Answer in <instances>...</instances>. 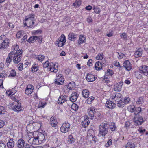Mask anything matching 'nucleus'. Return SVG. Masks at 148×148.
<instances>
[{
    "mask_svg": "<svg viewBox=\"0 0 148 148\" xmlns=\"http://www.w3.org/2000/svg\"><path fill=\"white\" fill-rule=\"evenodd\" d=\"M114 64L117 67H119L120 68H122V66H121L120 64L118 62L115 61L114 63Z\"/></svg>",
    "mask_w": 148,
    "mask_h": 148,
    "instance_id": "64",
    "label": "nucleus"
},
{
    "mask_svg": "<svg viewBox=\"0 0 148 148\" xmlns=\"http://www.w3.org/2000/svg\"><path fill=\"white\" fill-rule=\"evenodd\" d=\"M142 74L140 70H139V71H136L135 72L136 76L138 79H140L142 77Z\"/></svg>",
    "mask_w": 148,
    "mask_h": 148,
    "instance_id": "46",
    "label": "nucleus"
},
{
    "mask_svg": "<svg viewBox=\"0 0 148 148\" xmlns=\"http://www.w3.org/2000/svg\"><path fill=\"white\" fill-rule=\"evenodd\" d=\"M120 36L121 38L123 39L126 40L127 39V35L124 32L122 33Z\"/></svg>",
    "mask_w": 148,
    "mask_h": 148,
    "instance_id": "55",
    "label": "nucleus"
},
{
    "mask_svg": "<svg viewBox=\"0 0 148 148\" xmlns=\"http://www.w3.org/2000/svg\"><path fill=\"white\" fill-rule=\"evenodd\" d=\"M114 74L113 71L110 69H108L107 72L106 73L105 75H106L112 76Z\"/></svg>",
    "mask_w": 148,
    "mask_h": 148,
    "instance_id": "52",
    "label": "nucleus"
},
{
    "mask_svg": "<svg viewBox=\"0 0 148 148\" xmlns=\"http://www.w3.org/2000/svg\"><path fill=\"white\" fill-rule=\"evenodd\" d=\"M0 40L3 41L0 45V49H5L9 47L10 40L9 38L4 35H1Z\"/></svg>",
    "mask_w": 148,
    "mask_h": 148,
    "instance_id": "3",
    "label": "nucleus"
},
{
    "mask_svg": "<svg viewBox=\"0 0 148 148\" xmlns=\"http://www.w3.org/2000/svg\"><path fill=\"white\" fill-rule=\"evenodd\" d=\"M58 65L56 62H52L49 65V70L52 72L56 73L58 70Z\"/></svg>",
    "mask_w": 148,
    "mask_h": 148,
    "instance_id": "10",
    "label": "nucleus"
},
{
    "mask_svg": "<svg viewBox=\"0 0 148 148\" xmlns=\"http://www.w3.org/2000/svg\"><path fill=\"white\" fill-rule=\"evenodd\" d=\"M35 14L32 13L25 17V19L23 20L24 27L27 26V27L32 28L33 27V25L34 24V20Z\"/></svg>",
    "mask_w": 148,
    "mask_h": 148,
    "instance_id": "2",
    "label": "nucleus"
},
{
    "mask_svg": "<svg viewBox=\"0 0 148 148\" xmlns=\"http://www.w3.org/2000/svg\"><path fill=\"white\" fill-rule=\"evenodd\" d=\"M97 111V109L92 106L89 108L88 109L87 112L88 115L91 120H93L96 118Z\"/></svg>",
    "mask_w": 148,
    "mask_h": 148,
    "instance_id": "6",
    "label": "nucleus"
},
{
    "mask_svg": "<svg viewBox=\"0 0 148 148\" xmlns=\"http://www.w3.org/2000/svg\"><path fill=\"white\" fill-rule=\"evenodd\" d=\"M108 124L106 123H103L99 127L98 136L104 139L109 132Z\"/></svg>",
    "mask_w": 148,
    "mask_h": 148,
    "instance_id": "1",
    "label": "nucleus"
},
{
    "mask_svg": "<svg viewBox=\"0 0 148 148\" xmlns=\"http://www.w3.org/2000/svg\"><path fill=\"white\" fill-rule=\"evenodd\" d=\"M7 77V75L5 71H0V78L5 79V77Z\"/></svg>",
    "mask_w": 148,
    "mask_h": 148,
    "instance_id": "47",
    "label": "nucleus"
},
{
    "mask_svg": "<svg viewBox=\"0 0 148 148\" xmlns=\"http://www.w3.org/2000/svg\"><path fill=\"white\" fill-rule=\"evenodd\" d=\"M5 112L4 107L2 106H0V114H4Z\"/></svg>",
    "mask_w": 148,
    "mask_h": 148,
    "instance_id": "59",
    "label": "nucleus"
},
{
    "mask_svg": "<svg viewBox=\"0 0 148 148\" xmlns=\"http://www.w3.org/2000/svg\"><path fill=\"white\" fill-rule=\"evenodd\" d=\"M34 88L33 86L31 84L28 85L25 90V93L27 95L31 94L33 91Z\"/></svg>",
    "mask_w": 148,
    "mask_h": 148,
    "instance_id": "23",
    "label": "nucleus"
},
{
    "mask_svg": "<svg viewBox=\"0 0 148 148\" xmlns=\"http://www.w3.org/2000/svg\"><path fill=\"white\" fill-rule=\"evenodd\" d=\"M112 140L111 139H109L108 140L107 143L105 145V146L106 147H108L109 146H110L112 144Z\"/></svg>",
    "mask_w": 148,
    "mask_h": 148,
    "instance_id": "57",
    "label": "nucleus"
},
{
    "mask_svg": "<svg viewBox=\"0 0 148 148\" xmlns=\"http://www.w3.org/2000/svg\"><path fill=\"white\" fill-rule=\"evenodd\" d=\"M25 142L22 138L20 139L18 141V147L19 148H22L24 147Z\"/></svg>",
    "mask_w": 148,
    "mask_h": 148,
    "instance_id": "30",
    "label": "nucleus"
},
{
    "mask_svg": "<svg viewBox=\"0 0 148 148\" xmlns=\"http://www.w3.org/2000/svg\"><path fill=\"white\" fill-rule=\"evenodd\" d=\"M37 39L41 40V41L42 38L40 36H31L28 40L27 42L29 43H33L35 42Z\"/></svg>",
    "mask_w": 148,
    "mask_h": 148,
    "instance_id": "20",
    "label": "nucleus"
},
{
    "mask_svg": "<svg viewBox=\"0 0 148 148\" xmlns=\"http://www.w3.org/2000/svg\"><path fill=\"white\" fill-rule=\"evenodd\" d=\"M141 108L140 107H136L135 108L134 111L133 112L134 114L136 115H138V114L141 112Z\"/></svg>",
    "mask_w": 148,
    "mask_h": 148,
    "instance_id": "39",
    "label": "nucleus"
},
{
    "mask_svg": "<svg viewBox=\"0 0 148 148\" xmlns=\"http://www.w3.org/2000/svg\"><path fill=\"white\" fill-rule=\"evenodd\" d=\"M22 53V51L21 49L14 53L13 60L14 63L18 64L21 61Z\"/></svg>",
    "mask_w": 148,
    "mask_h": 148,
    "instance_id": "4",
    "label": "nucleus"
},
{
    "mask_svg": "<svg viewBox=\"0 0 148 148\" xmlns=\"http://www.w3.org/2000/svg\"><path fill=\"white\" fill-rule=\"evenodd\" d=\"M75 84L74 82H70L67 86V88L69 90H71L73 89V88L75 87Z\"/></svg>",
    "mask_w": 148,
    "mask_h": 148,
    "instance_id": "36",
    "label": "nucleus"
},
{
    "mask_svg": "<svg viewBox=\"0 0 148 148\" xmlns=\"http://www.w3.org/2000/svg\"><path fill=\"white\" fill-rule=\"evenodd\" d=\"M12 108L13 110L18 112L21 110V103L17 101L14 102L13 103Z\"/></svg>",
    "mask_w": 148,
    "mask_h": 148,
    "instance_id": "11",
    "label": "nucleus"
},
{
    "mask_svg": "<svg viewBox=\"0 0 148 148\" xmlns=\"http://www.w3.org/2000/svg\"><path fill=\"white\" fill-rule=\"evenodd\" d=\"M16 71L14 69H12L10 71V73L8 77L10 78H12L16 76Z\"/></svg>",
    "mask_w": 148,
    "mask_h": 148,
    "instance_id": "48",
    "label": "nucleus"
},
{
    "mask_svg": "<svg viewBox=\"0 0 148 148\" xmlns=\"http://www.w3.org/2000/svg\"><path fill=\"white\" fill-rule=\"evenodd\" d=\"M75 141V139L71 135H70L68 137V142L69 143H72Z\"/></svg>",
    "mask_w": 148,
    "mask_h": 148,
    "instance_id": "41",
    "label": "nucleus"
},
{
    "mask_svg": "<svg viewBox=\"0 0 148 148\" xmlns=\"http://www.w3.org/2000/svg\"><path fill=\"white\" fill-rule=\"evenodd\" d=\"M50 64L48 61L45 62L43 64V66L44 68H46L47 67L50 65Z\"/></svg>",
    "mask_w": 148,
    "mask_h": 148,
    "instance_id": "62",
    "label": "nucleus"
},
{
    "mask_svg": "<svg viewBox=\"0 0 148 148\" xmlns=\"http://www.w3.org/2000/svg\"><path fill=\"white\" fill-rule=\"evenodd\" d=\"M123 65L125 69L127 71H130L132 69L131 65L129 60H125L123 63Z\"/></svg>",
    "mask_w": 148,
    "mask_h": 148,
    "instance_id": "17",
    "label": "nucleus"
},
{
    "mask_svg": "<svg viewBox=\"0 0 148 148\" xmlns=\"http://www.w3.org/2000/svg\"><path fill=\"white\" fill-rule=\"evenodd\" d=\"M24 34V32L23 30H20L18 31L16 34V37L19 38L21 37Z\"/></svg>",
    "mask_w": 148,
    "mask_h": 148,
    "instance_id": "50",
    "label": "nucleus"
},
{
    "mask_svg": "<svg viewBox=\"0 0 148 148\" xmlns=\"http://www.w3.org/2000/svg\"><path fill=\"white\" fill-rule=\"evenodd\" d=\"M141 73L145 76H147L148 75V66L145 65L142 66L139 68Z\"/></svg>",
    "mask_w": 148,
    "mask_h": 148,
    "instance_id": "12",
    "label": "nucleus"
},
{
    "mask_svg": "<svg viewBox=\"0 0 148 148\" xmlns=\"http://www.w3.org/2000/svg\"><path fill=\"white\" fill-rule=\"evenodd\" d=\"M45 56L44 55H40L36 57V58L38 60V61L41 62L43 61L45 58Z\"/></svg>",
    "mask_w": 148,
    "mask_h": 148,
    "instance_id": "44",
    "label": "nucleus"
},
{
    "mask_svg": "<svg viewBox=\"0 0 148 148\" xmlns=\"http://www.w3.org/2000/svg\"><path fill=\"white\" fill-rule=\"evenodd\" d=\"M123 100L125 103V105L130 103L131 101L130 98L129 97H125L124 98Z\"/></svg>",
    "mask_w": 148,
    "mask_h": 148,
    "instance_id": "54",
    "label": "nucleus"
},
{
    "mask_svg": "<svg viewBox=\"0 0 148 148\" xmlns=\"http://www.w3.org/2000/svg\"><path fill=\"white\" fill-rule=\"evenodd\" d=\"M89 94V92L87 89H84L82 92V94L83 97L85 98H86L88 97Z\"/></svg>",
    "mask_w": 148,
    "mask_h": 148,
    "instance_id": "31",
    "label": "nucleus"
},
{
    "mask_svg": "<svg viewBox=\"0 0 148 148\" xmlns=\"http://www.w3.org/2000/svg\"><path fill=\"white\" fill-rule=\"evenodd\" d=\"M118 54L119 55L118 58L119 59L123 58L124 56H125V55L121 53H118Z\"/></svg>",
    "mask_w": 148,
    "mask_h": 148,
    "instance_id": "60",
    "label": "nucleus"
},
{
    "mask_svg": "<svg viewBox=\"0 0 148 148\" xmlns=\"http://www.w3.org/2000/svg\"><path fill=\"white\" fill-rule=\"evenodd\" d=\"M57 78L55 81V84L57 85L62 84L63 83V82L62 76L61 75H57Z\"/></svg>",
    "mask_w": 148,
    "mask_h": 148,
    "instance_id": "15",
    "label": "nucleus"
},
{
    "mask_svg": "<svg viewBox=\"0 0 148 148\" xmlns=\"http://www.w3.org/2000/svg\"><path fill=\"white\" fill-rule=\"evenodd\" d=\"M81 4V0H76L75 2L73 3V5L77 8Z\"/></svg>",
    "mask_w": 148,
    "mask_h": 148,
    "instance_id": "42",
    "label": "nucleus"
},
{
    "mask_svg": "<svg viewBox=\"0 0 148 148\" xmlns=\"http://www.w3.org/2000/svg\"><path fill=\"white\" fill-rule=\"evenodd\" d=\"M14 54V52L13 51L11 52L9 54L6 60V62L7 63L9 64L11 62L12 60H13V56H12Z\"/></svg>",
    "mask_w": 148,
    "mask_h": 148,
    "instance_id": "26",
    "label": "nucleus"
},
{
    "mask_svg": "<svg viewBox=\"0 0 148 148\" xmlns=\"http://www.w3.org/2000/svg\"><path fill=\"white\" fill-rule=\"evenodd\" d=\"M39 66L38 64L34 63L33 64L31 68V71L32 72H35L37 71L39 69Z\"/></svg>",
    "mask_w": 148,
    "mask_h": 148,
    "instance_id": "33",
    "label": "nucleus"
},
{
    "mask_svg": "<svg viewBox=\"0 0 148 148\" xmlns=\"http://www.w3.org/2000/svg\"><path fill=\"white\" fill-rule=\"evenodd\" d=\"M123 82H120L117 84L115 85L114 90L116 91H120L121 90L122 86L123 85Z\"/></svg>",
    "mask_w": 148,
    "mask_h": 148,
    "instance_id": "22",
    "label": "nucleus"
},
{
    "mask_svg": "<svg viewBox=\"0 0 148 148\" xmlns=\"http://www.w3.org/2000/svg\"><path fill=\"white\" fill-rule=\"evenodd\" d=\"M28 142L30 144L32 145H38L40 143L36 137L30 138L28 140Z\"/></svg>",
    "mask_w": 148,
    "mask_h": 148,
    "instance_id": "16",
    "label": "nucleus"
},
{
    "mask_svg": "<svg viewBox=\"0 0 148 148\" xmlns=\"http://www.w3.org/2000/svg\"><path fill=\"white\" fill-rule=\"evenodd\" d=\"M90 123L88 118H86L82 122L81 125L83 127L86 128L89 125Z\"/></svg>",
    "mask_w": 148,
    "mask_h": 148,
    "instance_id": "28",
    "label": "nucleus"
},
{
    "mask_svg": "<svg viewBox=\"0 0 148 148\" xmlns=\"http://www.w3.org/2000/svg\"><path fill=\"white\" fill-rule=\"evenodd\" d=\"M18 69L20 71H21L23 69V64L21 63H19L18 65Z\"/></svg>",
    "mask_w": 148,
    "mask_h": 148,
    "instance_id": "56",
    "label": "nucleus"
},
{
    "mask_svg": "<svg viewBox=\"0 0 148 148\" xmlns=\"http://www.w3.org/2000/svg\"><path fill=\"white\" fill-rule=\"evenodd\" d=\"M50 124L53 127H55L57 125L58 122L56 118L52 116L50 119Z\"/></svg>",
    "mask_w": 148,
    "mask_h": 148,
    "instance_id": "24",
    "label": "nucleus"
},
{
    "mask_svg": "<svg viewBox=\"0 0 148 148\" xmlns=\"http://www.w3.org/2000/svg\"><path fill=\"white\" fill-rule=\"evenodd\" d=\"M122 97V95L120 93L115 92L111 94L110 98L113 101L116 102L121 100Z\"/></svg>",
    "mask_w": 148,
    "mask_h": 148,
    "instance_id": "9",
    "label": "nucleus"
},
{
    "mask_svg": "<svg viewBox=\"0 0 148 148\" xmlns=\"http://www.w3.org/2000/svg\"><path fill=\"white\" fill-rule=\"evenodd\" d=\"M97 78V76L91 74L90 73H89L87 74L86 77V80L88 82H93Z\"/></svg>",
    "mask_w": 148,
    "mask_h": 148,
    "instance_id": "13",
    "label": "nucleus"
},
{
    "mask_svg": "<svg viewBox=\"0 0 148 148\" xmlns=\"http://www.w3.org/2000/svg\"><path fill=\"white\" fill-rule=\"evenodd\" d=\"M49 146L48 145L46 144L43 145V147L40 146H37L36 147H34V148H48Z\"/></svg>",
    "mask_w": 148,
    "mask_h": 148,
    "instance_id": "63",
    "label": "nucleus"
},
{
    "mask_svg": "<svg viewBox=\"0 0 148 148\" xmlns=\"http://www.w3.org/2000/svg\"><path fill=\"white\" fill-rule=\"evenodd\" d=\"M15 145V142L13 139L9 138L7 143V146L8 148H13Z\"/></svg>",
    "mask_w": 148,
    "mask_h": 148,
    "instance_id": "19",
    "label": "nucleus"
},
{
    "mask_svg": "<svg viewBox=\"0 0 148 148\" xmlns=\"http://www.w3.org/2000/svg\"><path fill=\"white\" fill-rule=\"evenodd\" d=\"M145 121V118H143L140 115H138L134 117L133 123L136 126L140 125Z\"/></svg>",
    "mask_w": 148,
    "mask_h": 148,
    "instance_id": "5",
    "label": "nucleus"
},
{
    "mask_svg": "<svg viewBox=\"0 0 148 148\" xmlns=\"http://www.w3.org/2000/svg\"><path fill=\"white\" fill-rule=\"evenodd\" d=\"M70 125L68 122L64 123L60 128L61 131L65 133L68 132L70 129Z\"/></svg>",
    "mask_w": 148,
    "mask_h": 148,
    "instance_id": "8",
    "label": "nucleus"
},
{
    "mask_svg": "<svg viewBox=\"0 0 148 148\" xmlns=\"http://www.w3.org/2000/svg\"><path fill=\"white\" fill-rule=\"evenodd\" d=\"M16 92V90L14 88L9 90H7L6 93L8 96H11L14 94Z\"/></svg>",
    "mask_w": 148,
    "mask_h": 148,
    "instance_id": "32",
    "label": "nucleus"
},
{
    "mask_svg": "<svg viewBox=\"0 0 148 148\" xmlns=\"http://www.w3.org/2000/svg\"><path fill=\"white\" fill-rule=\"evenodd\" d=\"M103 55L102 53H99L96 57V59L97 60H102L103 58Z\"/></svg>",
    "mask_w": 148,
    "mask_h": 148,
    "instance_id": "53",
    "label": "nucleus"
},
{
    "mask_svg": "<svg viewBox=\"0 0 148 148\" xmlns=\"http://www.w3.org/2000/svg\"><path fill=\"white\" fill-rule=\"evenodd\" d=\"M116 106L115 103L110 101H107L106 103V107L109 109L114 108Z\"/></svg>",
    "mask_w": 148,
    "mask_h": 148,
    "instance_id": "14",
    "label": "nucleus"
},
{
    "mask_svg": "<svg viewBox=\"0 0 148 148\" xmlns=\"http://www.w3.org/2000/svg\"><path fill=\"white\" fill-rule=\"evenodd\" d=\"M47 104L46 102H45L44 103H41L39 104L38 106V108H43L45 106H46Z\"/></svg>",
    "mask_w": 148,
    "mask_h": 148,
    "instance_id": "58",
    "label": "nucleus"
},
{
    "mask_svg": "<svg viewBox=\"0 0 148 148\" xmlns=\"http://www.w3.org/2000/svg\"><path fill=\"white\" fill-rule=\"evenodd\" d=\"M94 99L95 97H94L91 96L87 99L86 101V102L88 104H91Z\"/></svg>",
    "mask_w": 148,
    "mask_h": 148,
    "instance_id": "40",
    "label": "nucleus"
},
{
    "mask_svg": "<svg viewBox=\"0 0 148 148\" xmlns=\"http://www.w3.org/2000/svg\"><path fill=\"white\" fill-rule=\"evenodd\" d=\"M125 148H135L134 144L130 142H128L125 145Z\"/></svg>",
    "mask_w": 148,
    "mask_h": 148,
    "instance_id": "43",
    "label": "nucleus"
},
{
    "mask_svg": "<svg viewBox=\"0 0 148 148\" xmlns=\"http://www.w3.org/2000/svg\"><path fill=\"white\" fill-rule=\"evenodd\" d=\"M40 142V143H41L45 139V136L44 134L41 133H39L36 136Z\"/></svg>",
    "mask_w": 148,
    "mask_h": 148,
    "instance_id": "27",
    "label": "nucleus"
},
{
    "mask_svg": "<svg viewBox=\"0 0 148 148\" xmlns=\"http://www.w3.org/2000/svg\"><path fill=\"white\" fill-rule=\"evenodd\" d=\"M6 147L5 143L2 141L0 140V148H5Z\"/></svg>",
    "mask_w": 148,
    "mask_h": 148,
    "instance_id": "61",
    "label": "nucleus"
},
{
    "mask_svg": "<svg viewBox=\"0 0 148 148\" xmlns=\"http://www.w3.org/2000/svg\"><path fill=\"white\" fill-rule=\"evenodd\" d=\"M77 93L76 92H73L71 95L70 97V100L72 102H75L77 100L78 98Z\"/></svg>",
    "mask_w": 148,
    "mask_h": 148,
    "instance_id": "21",
    "label": "nucleus"
},
{
    "mask_svg": "<svg viewBox=\"0 0 148 148\" xmlns=\"http://www.w3.org/2000/svg\"><path fill=\"white\" fill-rule=\"evenodd\" d=\"M66 41V37L65 35L62 34L60 38H58L57 41V44L59 47L63 46L65 43Z\"/></svg>",
    "mask_w": 148,
    "mask_h": 148,
    "instance_id": "7",
    "label": "nucleus"
},
{
    "mask_svg": "<svg viewBox=\"0 0 148 148\" xmlns=\"http://www.w3.org/2000/svg\"><path fill=\"white\" fill-rule=\"evenodd\" d=\"M124 101L123 99L121 98V100L118 101H117V102H118L117 105V106L119 107H124L125 105Z\"/></svg>",
    "mask_w": 148,
    "mask_h": 148,
    "instance_id": "38",
    "label": "nucleus"
},
{
    "mask_svg": "<svg viewBox=\"0 0 148 148\" xmlns=\"http://www.w3.org/2000/svg\"><path fill=\"white\" fill-rule=\"evenodd\" d=\"M86 37L84 35H80L79 36V38L77 41L78 43L80 45L86 42Z\"/></svg>",
    "mask_w": 148,
    "mask_h": 148,
    "instance_id": "25",
    "label": "nucleus"
},
{
    "mask_svg": "<svg viewBox=\"0 0 148 148\" xmlns=\"http://www.w3.org/2000/svg\"><path fill=\"white\" fill-rule=\"evenodd\" d=\"M67 96L65 95H60L58 98V103L59 104H61L66 101Z\"/></svg>",
    "mask_w": 148,
    "mask_h": 148,
    "instance_id": "18",
    "label": "nucleus"
},
{
    "mask_svg": "<svg viewBox=\"0 0 148 148\" xmlns=\"http://www.w3.org/2000/svg\"><path fill=\"white\" fill-rule=\"evenodd\" d=\"M144 103V97H139L136 101V103L137 104L140 105Z\"/></svg>",
    "mask_w": 148,
    "mask_h": 148,
    "instance_id": "37",
    "label": "nucleus"
},
{
    "mask_svg": "<svg viewBox=\"0 0 148 148\" xmlns=\"http://www.w3.org/2000/svg\"><path fill=\"white\" fill-rule=\"evenodd\" d=\"M142 51L141 48L138 49L137 50L135 51L134 53L135 56L136 58L140 56L142 54Z\"/></svg>",
    "mask_w": 148,
    "mask_h": 148,
    "instance_id": "35",
    "label": "nucleus"
},
{
    "mask_svg": "<svg viewBox=\"0 0 148 148\" xmlns=\"http://www.w3.org/2000/svg\"><path fill=\"white\" fill-rule=\"evenodd\" d=\"M110 129L112 131L116 130V127L115 126V123H111L110 125Z\"/></svg>",
    "mask_w": 148,
    "mask_h": 148,
    "instance_id": "45",
    "label": "nucleus"
},
{
    "mask_svg": "<svg viewBox=\"0 0 148 148\" xmlns=\"http://www.w3.org/2000/svg\"><path fill=\"white\" fill-rule=\"evenodd\" d=\"M102 65L101 62L98 61L96 62L95 66V69L97 70L101 69L102 68Z\"/></svg>",
    "mask_w": 148,
    "mask_h": 148,
    "instance_id": "34",
    "label": "nucleus"
},
{
    "mask_svg": "<svg viewBox=\"0 0 148 148\" xmlns=\"http://www.w3.org/2000/svg\"><path fill=\"white\" fill-rule=\"evenodd\" d=\"M78 108V106L75 103H73L71 105V109L75 111H77Z\"/></svg>",
    "mask_w": 148,
    "mask_h": 148,
    "instance_id": "49",
    "label": "nucleus"
},
{
    "mask_svg": "<svg viewBox=\"0 0 148 148\" xmlns=\"http://www.w3.org/2000/svg\"><path fill=\"white\" fill-rule=\"evenodd\" d=\"M135 107V106L133 105H130L128 106L127 109L129 112H133Z\"/></svg>",
    "mask_w": 148,
    "mask_h": 148,
    "instance_id": "51",
    "label": "nucleus"
},
{
    "mask_svg": "<svg viewBox=\"0 0 148 148\" xmlns=\"http://www.w3.org/2000/svg\"><path fill=\"white\" fill-rule=\"evenodd\" d=\"M77 35L74 33H70L68 36V38L71 41H74L77 38Z\"/></svg>",
    "mask_w": 148,
    "mask_h": 148,
    "instance_id": "29",
    "label": "nucleus"
}]
</instances>
